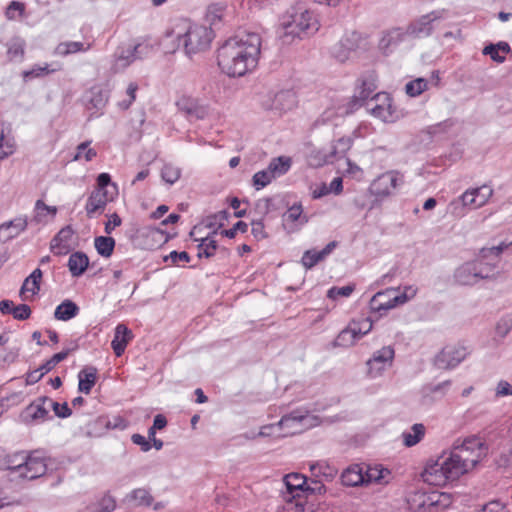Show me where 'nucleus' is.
<instances>
[{"mask_svg":"<svg viewBox=\"0 0 512 512\" xmlns=\"http://www.w3.org/2000/svg\"><path fill=\"white\" fill-rule=\"evenodd\" d=\"M487 452L485 442L477 436L457 439L448 454L427 462L423 480L430 485L444 486L474 469Z\"/></svg>","mask_w":512,"mask_h":512,"instance_id":"nucleus-1","label":"nucleus"},{"mask_svg":"<svg viewBox=\"0 0 512 512\" xmlns=\"http://www.w3.org/2000/svg\"><path fill=\"white\" fill-rule=\"evenodd\" d=\"M261 45L262 38L258 33L237 34L218 49V66L230 77L244 76L257 67Z\"/></svg>","mask_w":512,"mask_h":512,"instance_id":"nucleus-2","label":"nucleus"},{"mask_svg":"<svg viewBox=\"0 0 512 512\" xmlns=\"http://www.w3.org/2000/svg\"><path fill=\"white\" fill-rule=\"evenodd\" d=\"M505 248H507L505 243L482 248L475 260L465 262L455 270V282L462 286H472L481 280L494 279L495 269Z\"/></svg>","mask_w":512,"mask_h":512,"instance_id":"nucleus-3","label":"nucleus"},{"mask_svg":"<svg viewBox=\"0 0 512 512\" xmlns=\"http://www.w3.org/2000/svg\"><path fill=\"white\" fill-rule=\"evenodd\" d=\"M166 36L177 39V47L182 45L187 55H193L207 50L214 35L206 25L179 20L167 31Z\"/></svg>","mask_w":512,"mask_h":512,"instance_id":"nucleus-4","label":"nucleus"},{"mask_svg":"<svg viewBox=\"0 0 512 512\" xmlns=\"http://www.w3.org/2000/svg\"><path fill=\"white\" fill-rule=\"evenodd\" d=\"M319 22L313 12L304 6L293 7L282 19L279 37L284 44H290L295 38L314 34Z\"/></svg>","mask_w":512,"mask_h":512,"instance_id":"nucleus-5","label":"nucleus"},{"mask_svg":"<svg viewBox=\"0 0 512 512\" xmlns=\"http://www.w3.org/2000/svg\"><path fill=\"white\" fill-rule=\"evenodd\" d=\"M118 194V188L111 182L108 173H101L97 177V186L87 199L85 210L89 218L96 214H101L107 203L114 200Z\"/></svg>","mask_w":512,"mask_h":512,"instance_id":"nucleus-6","label":"nucleus"},{"mask_svg":"<svg viewBox=\"0 0 512 512\" xmlns=\"http://www.w3.org/2000/svg\"><path fill=\"white\" fill-rule=\"evenodd\" d=\"M285 491L282 492L286 501V512H312L311 507L306 506L305 486L306 478L298 473H291L283 478Z\"/></svg>","mask_w":512,"mask_h":512,"instance_id":"nucleus-7","label":"nucleus"},{"mask_svg":"<svg viewBox=\"0 0 512 512\" xmlns=\"http://www.w3.org/2000/svg\"><path fill=\"white\" fill-rule=\"evenodd\" d=\"M493 194V189L488 185L466 190L457 200L449 204L452 215L463 217L465 208L477 209L484 206Z\"/></svg>","mask_w":512,"mask_h":512,"instance_id":"nucleus-8","label":"nucleus"},{"mask_svg":"<svg viewBox=\"0 0 512 512\" xmlns=\"http://www.w3.org/2000/svg\"><path fill=\"white\" fill-rule=\"evenodd\" d=\"M311 426V417L308 413L293 411L284 415L277 424L264 426L259 432L260 436L274 435L275 430H284L283 436L294 435Z\"/></svg>","mask_w":512,"mask_h":512,"instance_id":"nucleus-9","label":"nucleus"},{"mask_svg":"<svg viewBox=\"0 0 512 512\" xmlns=\"http://www.w3.org/2000/svg\"><path fill=\"white\" fill-rule=\"evenodd\" d=\"M373 327L370 318H362L359 320H352L348 326L343 329L336 338V345L349 347L354 345L363 336L368 334Z\"/></svg>","mask_w":512,"mask_h":512,"instance_id":"nucleus-10","label":"nucleus"},{"mask_svg":"<svg viewBox=\"0 0 512 512\" xmlns=\"http://www.w3.org/2000/svg\"><path fill=\"white\" fill-rule=\"evenodd\" d=\"M403 182V175L399 172L387 171L372 181L369 191L376 198H386L392 195Z\"/></svg>","mask_w":512,"mask_h":512,"instance_id":"nucleus-11","label":"nucleus"},{"mask_svg":"<svg viewBox=\"0 0 512 512\" xmlns=\"http://www.w3.org/2000/svg\"><path fill=\"white\" fill-rule=\"evenodd\" d=\"M367 108L371 115L383 122H393L396 119L392 99L388 93H376L367 102Z\"/></svg>","mask_w":512,"mask_h":512,"instance_id":"nucleus-12","label":"nucleus"},{"mask_svg":"<svg viewBox=\"0 0 512 512\" xmlns=\"http://www.w3.org/2000/svg\"><path fill=\"white\" fill-rule=\"evenodd\" d=\"M468 354V349L463 345H448L435 357V365L439 369H453L458 366Z\"/></svg>","mask_w":512,"mask_h":512,"instance_id":"nucleus-13","label":"nucleus"},{"mask_svg":"<svg viewBox=\"0 0 512 512\" xmlns=\"http://www.w3.org/2000/svg\"><path fill=\"white\" fill-rule=\"evenodd\" d=\"M394 355L395 352L391 346H385L375 351L366 363L368 375L371 378L381 376L392 365Z\"/></svg>","mask_w":512,"mask_h":512,"instance_id":"nucleus-14","label":"nucleus"},{"mask_svg":"<svg viewBox=\"0 0 512 512\" xmlns=\"http://www.w3.org/2000/svg\"><path fill=\"white\" fill-rule=\"evenodd\" d=\"M18 479L34 480L43 476L47 471L46 459L37 452L26 455L22 460Z\"/></svg>","mask_w":512,"mask_h":512,"instance_id":"nucleus-15","label":"nucleus"},{"mask_svg":"<svg viewBox=\"0 0 512 512\" xmlns=\"http://www.w3.org/2000/svg\"><path fill=\"white\" fill-rule=\"evenodd\" d=\"M178 110L189 118L203 120L210 114V106L200 100L188 95H182L176 101Z\"/></svg>","mask_w":512,"mask_h":512,"instance_id":"nucleus-16","label":"nucleus"},{"mask_svg":"<svg viewBox=\"0 0 512 512\" xmlns=\"http://www.w3.org/2000/svg\"><path fill=\"white\" fill-rule=\"evenodd\" d=\"M441 18L438 11L423 15L407 27V35L415 38L427 37L438 27Z\"/></svg>","mask_w":512,"mask_h":512,"instance_id":"nucleus-17","label":"nucleus"},{"mask_svg":"<svg viewBox=\"0 0 512 512\" xmlns=\"http://www.w3.org/2000/svg\"><path fill=\"white\" fill-rule=\"evenodd\" d=\"M398 305L400 304L398 303L397 292L392 288L376 293L370 300L371 311L380 315Z\"/></svg>","mask_w":512,"mask_h":512,"instance_id":"nucleus-18","label":"nucleus"},{"mask_svg":"<svg viewBox=\"0 0 512 512\" xmlns=\"http://www.w3.org/2000/svg\"><path fill=\"white\" fill-rule=\"evenodd\" d=\"M338 243L336 241H332L328 243L322 250L317 251L315 249H310L304 252L301 264L306 269H311L319 262L323 261L326 257H328L333 250L337 247Z\"/></svg>","mask_w":512,"mask_h":512,"instance_id":"nucleus-19","label":"nucleus"},{"mask_svg":"<svg viewBox=\"0 0 512 512\" xmlns=\"http://www.w3.org/2000/svg\"><path fill=\"white\" fill-rule=\"evenodd\" d=\"M48 401L49 398L43 397L27 406L24 411L25 420L35 422L46 420L49 415Z\"/></svg>","mask_w":512,"mask_h":512,"instance_id":"nucleus-20","label":"nucleus"},{"mask_svg":"<svg viewBox=\"0 0 512 512\" xmlns=\"http://www.w3.org/2000/svg\"><path fill=\"white\" fill-rule=\"evenodd\" d=\"M357 47V36L352 34L351 36L342 38L333 47L332 54L338 61L345 62L351 57L352 53L355 52Z\"/></svg>","mask_w":512,"mask_h":512,"instance_id":"nucleus-21","label":"nucleus"},{"mask_svg":"<svg viewBox=\"0 0 512 512\" xmlns=\"http://www.w3.org/2000/svg\"><path fill=\"white\" fill-rule=\"evenodd\" d=\"M284 224L290 231H296L308 222L300 204H294L283 215Z\"/></svg>","mask_w":512,"mask_h":512,"instance_id":"nucleus-22","label":"nucleus"},{"mask_svg":"<svg viewBox=\"0 0 512 512\" xmlns=\"http://www.w3.org/2000/svg\"><path fill=\"white\" fill-rule=\"evenodd\" d=\"M133 334L124 324H118L115 328L114 338L111 342L112 349L116 356H121L128 343L132 340Z\"/></svg>","mask_w":512,"mask_h":512,"instance_id":"nucleus-23","label":"nucleus"},{"mask_svg":"<svg viewBox=\"0 0 512 512\" xmlns=\"http://www.w3.org/2000/svg\"><path fill=\"white\" fill-rule=\"evenodd\" d=\"M365 475V484L386 485L392 480V473L382 465L368 466Z\"/></svg>","mask_w":512,"mask_h":512,"instance_id":"nucleus-24","label":"nucleus"},{"mask_svg":"<svg viewBox=\"0 0 512 512\" xmlns=\"http://www.w3.org/2000/svg\"><path fill=\"white\" fill-rule=\"evenodd\" d=\"M27 227V220L19 217L0 225V241L6 242L17 237Z\"/></svg>","mask_w":512,"mask_h":512,"instance_id":"nucleus-25","label":"nucleus"},{"mask_svg":"<svg viewBox=\"0 0 512 512\" xmlns=\"http://www.w3.org/2000/svg\"><path fill=\"white\" fill-rule=\"evenodd\" d=\"M408 37L407 31L401 28H395L388 32H386L380 42V48L385 52H391L395 47H397L405 38Z\"/></svg>","mask_w":512,"mask_h":512,"instance_id":"nucleus-26","label":"nucleus"},{"mask_svg":"<svg viewBox=\"0 0 512 512\" xmlns=\"http://www.w3.org/2000/svg\"><path fill=\"white\" fill-rule=\"evenodd\" d=\"M135 60L130 46H120L114 54V60L111 69L118 73L130 66Z\"/></svg>","mask_w":512,"mask_h":512,"instance_id":"nucleus-27","label":"nucleus"},{"mask_svg":"<svg viewBox=\"0 0 512 512\" xmlns=\"http://www.w3.org/2000/svg\"><path fill=\"white\" fill-rule=\"evenodd\" d=\"M341 482L348 487L365 485V475L362 467L359 465H351L341 474Z\"/></svg>","mask_w":512,"mask_h":512,"instance_id":"nucleus-28","label":"nucleus"},{"mask_svg":"<svg viewBox=\"0 0 512 512\" xmlns=\"http://www.w3.org/2000/svg\"><path fill=\"white\" fill-rule=\"evenodd\" d=\"M297 104L296 95L290 90L278 92L272 102L273 109L280 113L292 110Z\"/></svg>","mask_w":512,"mask_h":512,"instance_id":"nucleus-29","label":"nucleus"},{"mask_svg":"<svg viewBox=\"0 0 512 512\" xmlns=\"http://www.w3.org/2000/svg\"><path fill=\"white\" fill-rule=\"evenodd\" d=\"M97 369L88 366L78 373V390L84 394H89L97 381Z\"/></svg>","mask_w":512,"mask_h":512,"instance_id":"nucleus-30","label":"nucleus"},{"mask_svg":"<svg viewBox=\"0 0 512 512\" xmlns=\"http://www.w3.org/2000/svg\"><path fill=\"white\" fill-rule=\"evenodd\" d=\"M42 275V271L37 268L24 280L20 289V295L23 299H28V293L34 296L39 292Z\"/></svg>","mask_w":512,"mask_h":512,"instance_id":"nucleus-31","label":"nucleus"},{"mask_svg":"<svg viewBox=\"0 0 512 512\" xmlns=\"http://www.w3.org/2000/svg\"><path fill=\"white\" fill-rule=\"evenodd\" d=\"M73 229L70 226L62 228L51 241V250L55 253H62L69 248L73 236Z\"/></svg>","mask_w":512,"mask_h":512,"instance_id":"nucleus-32","label":"nucleus"},{"mask_svg":"<svg viewBox=\"0 0 512 512\" xmlns=\"http://www.w3.org/2000/svg\"><path fill=\"white\" fill-rule=\"evenodd\" d=\"M79 307L72 300L66 299L59 304L55 311L54 317L60 321H68L79 314Z\"/></svg>","mask_w":512,"mask_h":512,"instance_id":"nucleus-33","label":"nucleus"},{"mask_svg":"<svg viewBox=\"0 0 512 512\" xmlns=\"http://www.w3.org/2000/svg\"><path fill=\"white\" fill-rule=\"evenodd\" d=\"M89 265L88 257L82 252H75L70 255L68 260L69 271L72 276L79 277L81 276L87 269Z\"/></svg>","mask_w":512,"mask_h":512,"instance_id":"nucleus-34","label":"nucleus"},{"mask_svg":"<svg viewBox=\"0 0 512 512\" xmlns=\"http://www.w3.org/2000/svg\"><path fill=\"white\" fill-rule=\"evenodd\" d=\"M309 468L314 477H323L327 481H332L338 473L337 469L326 461L311 462Z\"/></svg>","mask_w":512,"mask_h":512,"instance_id":"nucleus-35","label":"nucleus"},{"mask_svg":"<svg viewBox=\"0 0 512 512\" xmlns=\"http://www.w3.org/2000/svg\"><path fill=\"white\" fill-rule=\"evenodd\" d=\"M91 46V43L85 45L83 42L77 41L61 42L56 46L54 54L57 56L65 57L77 52L88 51Z\"/></svg>","mask_w":512,"mask_h":512,"instance_id":"nucleus-36","label":"nucleus"},{"mask_svg":"<svg viewBox=\"0 0 512 512\" xmlns=\"http://www.w3.org/2000/svg\"><path fill=\"white\" fill-rule=\"evenodd\" d=\"M25 41L20 37L12 38L7 42V58L10 62L23 61L25 55Z\"/></svg>","mask_w":512,"mask_h":512,"instance_id":"nucleus-37","label":"nucleus"},{"mask_svg":"<svg viewBox=\"0 0 512 512\" xmlns=\"http://www.w3.org/2000/svg\"><path fill=\"white\" fill-rule=\"evenodd\" d=\"M291 158L287 156H279L276 158H273L269 165L268 170L271 172L274 178L280 177L284 174H286L289 169L291 168Z\"/></svg>","mask_w":512,"mask_h":512,"instance_id":"nucleus-38","label":"nucleus"},{"mask_svg":"<svg viewBox=\"0 0 512 512\" xmlns=\"http://www.w3.org/2000/svg\"><path fill=\"white\" fill-rule=\"evenodd\" d=\"M352 146V139L350 137H342L336 140L331 147L329 155L326 157V162H332L333 158H340L345 156L347 151Z\"/></svg>","mask_w":512,"mask_h":512,"instance_id":"nucleus-39","label":"nucleus"},{"mask_svg":"<svg viewBox=\"0 0 512 512\" xmlns=\"http://www.w3.org/2000/svg\"><path fill=\"white\" fill-rule=\"evenodd\" d=\"M425 435V426L421 423L414 424L409 431L402 434L403 443L407 447H412L419 443Z\"/></svg>","mask_w":512,"mask_h":512,"instance_id":"nucleus-40","label":"nucleus"},{"mask_svg":"<svg viewBox=\"0 0 512 512\" xmlns=\"http://www.w3.org/2000/svg\"><path fill=\"white\" fill-rule=\"evenodd\" d=\"M23 457L24 453L18 452L11 455H7L3 459V465L7 470L10 471V475L13 477V479H18L19 477Z\"/></svg>","mask_w":512,"mask_h":512,"instance_id":"nucleus-41","label":"nucleus"},{"mask_svg":"<svg viewBox=\"0 0 512 512\" xmlns=\"http://www.w3.org/2000/svg\"><path fill=\"white\" fill-rule=\"evenodd\" d=\"M376 88L374 77L365 78L358 87L354 98L358 101H365L375 92Z\"/></svg>","mask_w":512,"mask_h":512,"instance_id":"nucleus-42","label":"nucleus"},{"mask_svg":"<svg viewBox=\"0 0 512 512\" xmlns=\"http://www.w3.org/2000/svg\"><path fill=\"white\" fill-rule=\"evenodd\" d=\"M94 245L97 252L102 257H110L114 251L115 240L112 237L99 236L94 240Z\"/></svg>","mask_w":512,"mask_h":512,"instance_id":"nucleus-43","label":"nucleus"},{"mask_svg":"<svg viewBox=\"0 0 512 512\" xmlns=\"http://www.w3.org/2000/svg\"><path fill=\"white\" fill-rule=\"evenodd\" d=\"M217 242L212 236H207L200 239L198 244V257L210 258L215 255L217 250Z\"/></svg>","mask_w":512,"mask_h":512,"instance_id":"nucleus-44","label":"nucleus"},{"mask_svg":"<svg viewBox=\"0 0 512 512\" xmlns=\"http://www.w3.org/2000/svg\"><path fill=\"white\" fill-rule=\"evenodd\" d=\"M91 141H85L80 143L76 147V154L73 157V161H80L84 159L85 161H91L97 156V152L94 148L90 147Z\"/></svg>","mask_w":512,"mask_h":512,"instance_id":"nucleus-45","label":"nucleus"},{"mask_svg":"<svg viewBox=\"0 0 512 512\" xmlns=\"http://www.w3.org/2000/svg\"><path fill=\"white\" fill-rule=\"evenodd\" d=\"M60 67L50 68L49 64L35 65L30 70H25L22 73L24 80L42 77L52 72L58 71Z\"/></svg>","mask_w":512,"mask_h":512,"instance_id":"nucleus-46","label":"nucleus"},{"mask_svg":"<svg viewBox=\"0 0 512 512\" xmlns=\"http://www.w3.org/2000/svg\"><path fill=\"white\" fill-rule=\"evenodd\" d=\"M128 497H129L130 501L135 502V504L139 505V506H150L153 501V497L150 494L149 490H147L145 488L134 489L129 494Z\"/></svg>","mask_w":512,"mask_h":512,"instance_id":"nucleus-47","label":"nucleus"},{"mask_svg":"<svg viewBox=\"0 0 512 512\" xmlns=\"http://www.w3.org/2000/svg\"><path fill=\"white\" fill-rule=\"evenodd\" d=\"M446 497L444 494L431 493V494H416L413 499L414 502H418L419 508H430L440 502V498Z\"/></svg>","mask_w":512,"mask_h":512,"instance_id":"nucleus-48","label":"nucleus"},{"mask_svg":"<svg viewBox=\"0 0 512 512\" xmlns=\"http://www.w3.org/2000/svg\"><path fill=\"white\" fill-rule=\"evenodd\" d=\"M428 89V81L425 78H417L405 85V91L410 97H417Z\"/></svg>","mask_w":512,"mask_h":512,"instance_id":"nucleus-49","label":"nucleus"},{"mask_svg":"<svg viewBox=\"0 0 512 512\" xmlns=\"http://www.w3.org/2000/svg\"><path fill=\"white\" fill-rule=\"evenodd\" d=\"M35 219L38 222L45 221L47 215H50L51 218H54L57 214V207L48 206L42 200H37L35 203Z\"/></svg>","mask_w":512,"mask_h":512,"instance_id":"nucleus-50","label":"nucleus"},{"mask_svg":"<svg viewBox=\"0 0 512 512\" xmlns=\"http://www.w3.org/2000/svg\"><path fill=\"white\" fill-rule=\"evenodd\" d=\"M181 169L172 164H165L161 170V178L166 183L172 185L179 180Z\"/></svg>","mask_w":512,"mask_h":512,"instance_id":"nucleus-51","label":"nucleus"},{"mask_svg":"<svg viewBox=\"0 0 512 512\" xmlns=\"http://www.w3.org/2000/svg\"><path fill=\"white\" fill-rule=\"evenodd\" d=\"M274 179L275 178L273 177L271 172L268 170V168H266L264 170L256 172L253 175L252 182H253V186L257 190H260V189L264 188L265 186H267L268 184H270L272 182V180H274Z\"/></svg>","mask_w":512,"mask_h":512,"instance_id":"nucleus-52","label":"nucleus"},{"mask_svg":"<svg viewBox=\"0 0 512 512\" xmlns=\"http://www.w3.org/2000/svg\"><path fill=\"white\" fill-rule=\"evenodd\" d=\"M512 330V317L504 316L498 320L495 326V334L497 337L505 338Z\"/></svg>","mask_w":512,"mask_h":512,"instance_id":"nucleus-53","label":"nucleus"},{"mask_svg":"<svg viewBox=\"0 0 512 512\" xmlns=\"http://www.w3.org/2000/svg\"><path fill=\"white\" fill-rule=\"evenodd\" d=\"M0 145L1 149H4L5 153L0 155V160H3L12 155L16 150V141L13 137L5 138L4 132L0 134Z\"/></svg>","mask_w":512,"mask_h":512,"instance_id":"nucleus-54","label":"nucleus"},{"mask_svg":"<svg viewBox=\"0 0 512 512\" xmlns=\"http://www.w3.org/2000/svg\"><path fill=\"white\" fill-rule=\"evenodd\" d=\"M129 46L132 50V53L134 54L135 60L147 57L153 49L152 45L146 41Z\"/></svg>","mask_w":512,"mask_h":512,"instance_id":"nucleus-55","label":"nucleus"},{"mask_svg":"<svg viewBox=\"0 0 512 512\" xmlns=\"http://www.w3.org/2000/svg\"><path fill=\"white\" fill-rule=\"evenodd\" d=\"M68 354L69 350L61 351L59 353L54 354L49 360H47L40 366V370H43L45 373L50 372L58 363L65 360Z\"/></svg>","mask_w":512,"mask_h":512,"instance_id":"nucleus-56","label":"nucleus"},{"mask_svg":"<svg viewBox=\"0 0 512 512\" xmlns=\"http://www.w3.org/2000/svg\"><path fill=\"white\" fill-rule=\"evenodd\" d=\"M48 406L49 410L52 409L55 415L60 418H67L72 414V411L66 402L59 404L58 402H55L49 398Z\"/></svg>","mask_w":512,"mask_h":512,"instance_id":"nucleus-57","label":"nucleus"},{"mask_svg":"<svg viewBox=\"0 0 512 512\" xmlns=\"http://www.w3.org/2000/svg\"><path fill=\"white\" fill-rule=\"evenodd\" d=\"M224 8L220 5H211L208 8L206 18L211 25H216L222 20Z\"/></svg>","mask_w":512,"mask_h":512,"instance_id":"nucleus-58","label":"nucleus"},{"mask_svg":"<svg viewBox=\"0 0 512 512\" xmlns=\"http://www.w3.org/2000/svg\"><path fill=\"white\" fill-rule=\"evenodd\" d=\"M354 290L353 286L347 285L343 287H332L328 290L327 296L330 299H337L339 297H349Z\"/></svg>","mask_w":512,"mask_h":512,"instance_id":"nucleus-59","label":"nucleus"},{"mask_svg":"<svg viewBox=\"0 0 512 512\" xmlns=\"http://www.w3.org/2000/svg\"><path fill=\"white\" fill-rule=\"evenodd\" d=\"M137 90H138V85L135 82L129 83V85L127 87V90H126V94L128 96V99L119 102L120 108L126 110V109H128L132 105V103L136 99V92H137Z\"/></svg>","mask_w":512,"mask_h":512,"instance_id":"nucleus-60","label":"nucleus"},{"mask_svg":"<svg viewBox=\"0 0 512 512\" xmlns=\"http://www.w3.org/2000/svg\"><path fill=\"white\" fill-rule=\"evenodd\" d=\"M104 425L107 429L124 430L128 426V422L123 417L116 415L112 418L105 419Z\"/></svg>","mask_w":512,"mask_h":512,"instance_id":"nucleus-61","label":"nucleus"},{"mask_svg":"<svg viewBox=\"0 0 512 512\" xmlns=\"http://www.w3.org/2000/svg\"><path fill=\"white\" fill-rule=\"evenodd\" d=\"M164 261H170L171 265H177L179 262H189L190 256L187 252L172 251L169 255L164 257Z\"/></svg>","mask_w":512,"mask_h":512,"instance_id":"nucleus-62","label":"nucleus"},{"mask_svg":"<svg viewBox=\"0 0 512 512\" xmlns=\"http://www.w3.org/2000/svg\"><path fill=\"white\" fill-rule=\"evenodd\" d=\"M91 94L92 97L90 98L89 103L98 110L102 109L107 103L106 96L103 94L101 90H93L91 91Z\"/></svg>","mask_w":512,"mask_h":512,"instance_id":"nucleus-63","label":"nucleus"},{"mask_svg":"<svg viewBox=\"0 0 512 512\" xmlns=\"http://www.w3.org/2000/svg\"><path fill=\"white\" fill-rule=\"evenodd\" d=\"M495 396L498 398L512 396V385L506 380H500L495 388Z\"/></svg>","mask_w":512,"mask_h":512,"instance_id":"nucleus-64","label":"nucleus"}]
</instances>
